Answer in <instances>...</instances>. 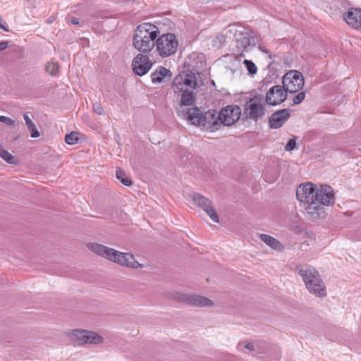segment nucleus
Wrapping results in <instances>:
<instances>
[{"instance_id":"obj_1","label":"nucleus","mask_w":361,"mask_h":361,"mask_svg":"<svg viewBox=\"0 0 361 361\" xmlns=\"http://www.w3.org/2000/svg\"><path fill=\"white\" fill-rule=\"evenodd\" d=\"M297 199L312 219H322L326 215L325 207L334 203V192L329 186L317 188L311 183H303L296 190Z\"/></svg>"},{"instance_id":"obj_2","label":"nucleus","mask_w":361,"mask_h":361,"mask_svg":"<svg viewBox=\"0 0 361 361\" xmlns=\"http://www.w3.org/2000/svg\"><path fill=\"white\" fill-rule=\"evenodd\" d=\"M195 74L191 71L180 73L172 83V90L178 101L176 111L178 116H185L187 111L195 105L194 90L197 87Z\"/></svg>"},{"instance_id":"obj_3","label":"nucleus","mask_w":361,"mask_h":361,"mask_svg":"<svg viewBox=\"0 0 361 361\" xmlns=\"http://www.w3.org/2000/svg\"><path fill=\"white\" fill-rule=\"evenodd\" d=\"M87 247L95 255L120 266L133 269L144 267V265L139 263L131 253L122 252L97 243H89Z\"/></svg>"},{"instance_id":"obj_4","label":"nucleus","mask_w":361,"mask_h":361,"mask_svg":"<svg viewBox=\"0 0 361 361\" xmlns=\"http://www.w3.org/2000/svg\"><path fill=\"white\" fill-rule=\"evenodd\" d=\"M159 29L151 23H142L137 26L133 37V47L141 53L151 51L155 46V39Z\"/></svg>"},{"instance_id":"obj_5","label":"nucleus","mask_w":361,"mask_h":361,"mask_svg":"<svg viewBox=\"0 0 361 361\" xmlns=\"http://www.w3.org/2000/svg\"><path fill=\"white\" fill-rule=\"evenodd\" d=\"M185 116H179L192 124L202 127L203 130H209L211 132L219 130L221 125L219 112L215 110H209L204 114L195 105L187 111Z\"/></svg>"},{"instance_id":"obj_6","label":"nucleus","mask_w":361,"mask_h":361,"mask_svg":"<svg viewBox=\"0 0 361 361\" xmlns=\"http://www.w3.org/2000/svg\"><path fill=\"white\" fill-rule=\"evenodd\" d=\"M298 274L310 294L320 298L327 295L326 286L314 267L309 265L300 266L298 267Z\"/></svg>"},{"instance_id":"obj_7","label":"nucleus","mask_w":361,"mask_h":361,"mask_svg":"<svg viewBox=\"0 0 361 361\" xmlns=\"http://www.w3.org/2000/svg\"><path fill=\"white\" fill-rule=\"evenodd\" d=\"M266 114V102L262 95L250 98L243 106V115L247 119L257 121Z\"/></svg>"},{"instance_id":"obj_8","label":"nucleus","mask_w":361,"mask_h":361,"mask_svg":"<svg viewBox=\"0 0 361 361\" xmlns=\"http://www.w3.org/2000/svg\"><path fill=\"white\" fill-rule=\"evenodd\" d=\"M245 29L237 25H229L226 30V35H228V37L235 39L237 54L243 57L244 56V52H247L251 50L254 46L250 44L249 37L246 32H244Z\"/></svg>"},{"instance_id":"obj_9","label":"nucleus","mask_w":361,"mask_h":361,"mask_svg":"<svg viewBox=\"0 0 361 361\" xmlns=\"http://www.w3.org/2000/svg\"><path fill=\"white\" fill-rule=\"evenodd\" d=\"M70 339L78 345L86 344L100 345L104 342V338L97 332L87 329H73L68 333Z\"/></svg>"},{"instance_id":"obj_10","label":"nucleus","mask_w":361,"mask_h":361,"mask_svg":"<svg viewBox=\"0 0 361 361\" xmlns=\"http://www.w3.org/2000/svg\"><path fill=\"white\" fill-rule=\"evenodd\" d=\"M154 47L158 54L161 57L165 58L173 55L176 52L178 41L174 34L165 33L157 37Z\"/></svg>"},{"instance_id":"obj_11","label":"nucleus","mask_w":361,"mask_h":361,"mask_svg":"<svg viewBox=\"0 0 361 361\" xmlns=\"http://www.w3.org/2000/svg\"><path fill=\"white\" fill-rule=\"evenodd\" d=\"M282 83V87L286 92L290 93L298 92L304 86V77L298 71H289L283 77Z\"/></svg>"},{"instance_id":"obj_12","label":"nucleus","mask_w":361,"mask_h":361,"mask_svg":"<svg viewBox=\"0 0 361 361\" xmlns=\"http://www.w3.org/2000/svg\"><path fill=\"white\" fill-rule=\"evenodd\" d=\"M242 111L240 106L229 105L223 108L219 112L221 125L230 126L237 122L241 115Z\"/></svg>"},{"instance_id":"obj_13","label":"nucleus","mask_w":361,"mask_h":361,"mask_svg":"<svg viewBox=\"0 0 361 361\" xmlns=\"http://www.w3.org/2000/svg\"><path fill=\"white\" fill-rule=\"evenodd\" d=\"M194 203L202 208L215 223L219 222V216L217 212L213 207L212 202L204 196L200 194L195 193L190 195Z\"/></svg>"},{"instance_id":"obj_14","label":"nucleus","mask_w":361,"mask_h":361,"mask_svg":"<svg viewBox=\"0 0 361 361\" xmlns=\"http://www.w3.org/2000/svg\"><path fill=\"white\" fill-rule=\"evenodd\" d=\"M286 91L281 85L271 87L267 92L266 103L271 106H276L283 102L287 98Z\"/></svg>"},{"instance_id":"obj_15","label":"nucleus","mask_w":361,"mask_h":361,"mask_svg":"<svg viewBox=\"0 0 361 361\" xmlns=\"http://www.w3.org/2000/svg\"><path fill=\"white\" fill-rule=\"evenodd\" d=\"M180 300L193 307H209L214 305L213 301L209 298L197 294H181Z\"/></svg>"},{"instance_id":"obj_16","label":"nucleus","mask_w":361,"mask_h":361,"mask_svg":"<svg viewBox=\"0 0 361 361\" xmlns=\"http://www.w3.org/2000/svg\"><path fill=\"white\" fill-rule=\"evenodd\" d=\"M152 62L147 55L137 54L132 62L134 73L140 76L146 74L152 67Z\"/></svg>"},{"instance_id":"obj_17","label":"nucleus","mask_w":361,"mask_h":361,"mask_svg":"<svg viewBox=\"0 0 361 361\" xmlns=\"http://www.w3.org/2000/svg\"><path fill=\"white\" fill-rule=\"evenodd\" d=\"M289 117L290 110L288 109L277 111L272 114L269 118V127L273 129L281 128Z\"/></svg>"},{"instance_id":"obj_18","label":"nucleus","mask_w":361,"mask_h":361,"mask_svg":"<svg viewBox=\"0 0 361 361\" xmlns=\"http://www.w3.org/2000/svg\"><path fill=\"white\" fill-rule=\"evenodd\" d=\"M343 19L352 27L361 28V9L350 8L344 15Z\"/></svg>"},{"instance_id":"obj_19","label":"nucleus","mask_w":361,"mask_h":361,"mask_svg":"<svg viewBox=\"0 0 361 361\" xmlns=\"http://www.w3.org/2000/svg\"><path fill=\"white\" fill-rule=\"evenodd\" d=\"M259 239L267 246L276 251H283L284 246L279 240L267 234H258Z\"/></svg>"},{"instance_id":"obj_20","label":"nucleus","mask_w":361,"mask_h":361,"mask_svg":"<svg viewBox=\"0 0 361 361\" xmlns=\"http://www.w3.org/2000/svg\"><path fill=\"white\" fill-rule=\"evenodd\" d=\"M170 75L171 71L169 69L163 66H159L154 72L152 73L151 78L154 83H159L165 77Z\"/></svg>"},{"instance_id":"obj_21","label":"nucleus","mask_w":361,"mask_h":361,"mask_svg":"<svg viewBox=\"0 0 361 361\" xmlns=\"http://www.w3.org/2000/svg\"><path fill=\"white\" fill-rule=\"evenodd\" d=\"M23 118L25 122V125L27 128V129L30 131L31 134L30 136L32 138L39 137L40 136V133L39 130L37 129L35 123L32 122V121L30 119V118L28 116V114H24Z\"/></svg>"},{"instance_id":"obj_22","label":"nucleus","mask_w":361,"mask_h":361,"mask_svg":"<svg viewBox=\"0 0 361 361\" xmlns=\"http://www.w3.org/2000/svg\"><path fill=\"white\" fill-rule=\"evenodd\" d=\"M262 344V343H261L259 342H256V343H250V342L244 343V342H242V343H240L238 344V346L243 345V347L245 349H247V350H248L250 351H255L257 353L261 354V353H265V351L259 349V346Z\"/></svg>"},{"instance_id":"obj_23","label":"nucleus","mask_w":361,"mask_h":361,"mask_svg":"<svg viewBox=\"0 0 361 361\" xmlns=\"http://www.w3.org/2000/svg\"><path fill=\"white\" fill-rule=\"evenodd\" d=\"M267 354L271 360H277L281 357V353L280 348L276 345H269L267 348Z\"/></svg>"},{"instance_id":"obj_24","label":"nucleus","mask_w":361,"mask_h":361,"mask_svg":"<svg viewBox=\"0 0 361 361\" xmlns=\"http://www.w3.org/2000/svg\"><path fill=\"white\" fill-rule=\"evenodd\" d=\"M0 157L8 164H13L15 162L14 157L9 153L7 150L0 146Z\"/></svg>"},{"instance_id":"obj_25","label":"nucleus","mask_w":361,"mask_h":361,"mask_svg":"<svg viewBox=\"0 0 361 361\" xmlns=\"http://www.w3.org/2000/svg\"><path fill=\"white\" fill-rule=\"evenodd\" d=\"M46 71L51 75H56L59 71V66L57 63L49 62L46 65Z\"/></svg>"},{"instance_id":"obj_26","label":"nucleus","mask_w":361,"mask_h":361,"mask_svg":"<svg viewBox=\"0 0 361 361\" xmlns=\"http://www.w3.org/2000/svg\"><path fill=\"white\" fill-rule=\"evenodd\" d=\"M116 175V178L120 180L123 185L129 186L132 184L131 180L126 177L124 171H123L121 169H117Z\"/></svg>"},{"instance_id":"obj_27","label":"nucleus","mask_w":361,"mask_h":361,"mask_svg":"<svg viewBox=\"0 0 361 361\" xmlns=\"http://www.w3.org/2000/svg\"><path fill=\"white\" fill-rule=\"evenodd\" d=\"M65 141L68 145H74L78 142V134L76 132H71L70 134L66 135Z\"/></svg>"},{"instance_id":"obj_28","label":"nucleus","mask_w":361,"mask_h":361,"mask_svg":"<svg viewBox=\"0 0 361 361\" xmlns=\"http://www.w3.org/2000/svg\"><path fill=\"white\" fill-rule=\"evenodd\" d=\"M243 63L246 66L247 70L248 71L250 74L255 75L257 73V68L252 61L247 59H245Z\"/></svg>"},{"instance_id":"obj_29","label":"nucleus","mask_w":361,"mask_h":361,"mask_svg":"<svg viewBox=\"0 0 361 361\" xmlns=\"http://www.w3.org/2000/svg\"><path fill=\"white\" fill-rule=\"evenodd\" d=\"M296 137H294L288 140L287 144L285 146V150L290 152L293 150L296 147V142H295Z\"/></svg>"},{"instance_id":"obj_30","label":"nucleus","mask_w":361,"mask_h":361,"mask_svg":"<svg viewBox=\"0 0 361 361\" xmlns=\"http://www.w3.org/2000/svg\"><path fill=\"white\" fill-rule=\"evenodd\" d=\"M0 122L8 126H13L16 124V121L5 116H0Z\"/></svg>"},{"instance_id":"obj_31","label":"nucleus","mask_w":361,"mask_h":361,"mask_svg":"<svg viewBox=\"0 0 361 361\" xmlns=\"http://www.w3.org/2000/svg\"><path fill=\"white\" fill-rule=\"evenodd\" d=\"M305 97V93L304 92H300L293 99V102L294 104H300Z\"/></svg>"},{"instance_id":"obj_32","label":"nucleus","mask_w":361,"mask_h":361,"mask_svg":"<svg viewBox=\"0 0 361 361\" xmlns=\"http://www.w3.org/2000/svg\"><path fill=\"white\" fill-rule=\"evenodd\" d=\"M93 111L94 113H96L98 115H103L104 114V110L102 105L99 103H95L93 105Z\"/></svg>"},{"instance_id":"obj_33","label":"nucleus","mask_w":361,"mask_h":361,"mask_svg":"<svg viewBox=\"0 0 361 361\" xmlns=\"http://www.w3.org/2000/svg\"><path fill=\"white\" fill-rule=\"evenodd\" d=\"M66 20L68 23H72L73 25H80L79 20L77 18H67Z\"/></svg>"},{"instance_id":"obj_34","label":"nucleus","mask_w":361,"mask_h":361,"mask_svg":"<svg viewBox=\"0 0 361 361\" xmlns=\"http://www.w3.org/2000/svg\"><path fill=\"white\" fill-rule=\"evenodd\" d=\"M216 41H219V44H221L225 42L226 37L224 36V35H219L216 36V37L215 42Z\"/></svg>"},{"instance_id":"obj_35","label":"nucleus","mask_w":361,"mask_h":361,"mask_svg":"<svg viewBox=\"0 0 361 361\" xmlns=\"http://www.w3.org/2000/svg\"><path fill=\"white\" fill-rule=\"evenodd\" d=\"M8 47V41H1L0 42V51L5 50Z\"/></svg>"},{"instance_id":"obj_36","label":"nucleus","mask_w":361,"mask_h":361,"mask_svg":"<svg viewBox=\"0 0 361 361\" xmlns=\"http://www.w3.org/2000/svg\"><path fill=\"white\" fill-rule=\"evenodd\" d=\"M259 342L260 343V341ZM261 343L262 344L259 346V349L265 351V353H263L262 354H266L267 353H268L267 348L269 345L265 342H261Z\"/></svg>"}]
</instances>
